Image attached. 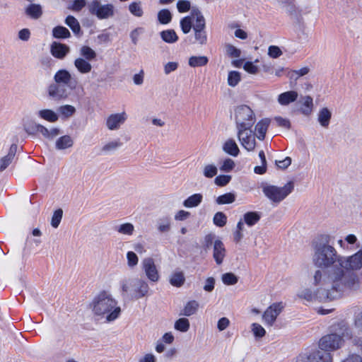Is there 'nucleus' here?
<instances>
[{"label": "nucleus", "instance_id": "f257e3e1", "mask_svg": "<svg viewBox=\"0 0 362 362\" xmlns=\"http://www.w3.org/2000/svg\"><path fill=\"white\" fill-rule=\"evenodd\" d=\"M361 268V250L351 256H340L338 264L329 270L328 279L332 281V286L341 293L358 290L362 283V274L354 272Z\"/></svg>", "mask_w": 362, "mask_h": 362}, {"label": "nucleus", "instance_id": "f03ea898", "mask_svg": "<svg viewBox=\"0 0 362 362\" xmlns=\"http://www.w3.org/2000/svg\"><path fill=\"white\" fill-rule=\"evenodd\" d=\"M327 238V236H325V241H317L314 243L313 263L318 267L326 269L325 272L317 270L315 272L314 285H332V281L328 279L329 270L338 264V259L340 258V255H338L335 248L329 244Z\"/></svg>", "mask_w": 362, "mask_h": 362}, {"label": "nucleus", "instance_id": "7ed1b4c3", "mask_svg": "<svg viewBox=\"0 0 362 362\" xmlns=\"http://www.w3.org/2000/svg\"><path fill=\"white\" fill-rule=\"evenodd\" d=\"M89 308L95 321L105 323L116 320L122 312L117 300L107 291L96 295L90 303Z\"/></svg>", "mask_w": 362, "mask_h": 362}, {"label": "nucleus", "instance_id": "20e7f679", "mask_svg": "<svg viewBox=\"0 0 362 362\" xmlns=\"http://www.w3.org/2000/svg\"><path fill=\"white\" fill-rule=\"evenodd\" d=\"M332 327L334 331L341 332L342 334L337 333L327 334L322 337L318 342L319 348L329 353L340 349L344 344L343 335L350 332L349 325L344 321L335 323Z\"/></svg>", "mask_w": 362, "mask_h": 362}, {"label": "nucleus", "instance_id": "39448f33", "mask_svg": "<svg viewBox=\"0 0 362 362\" xmlns=\"http://www.w3.org/2000/svg\"><path fill=\"white\" fill-rule=\"evenodd\" d=\"M315 286H320L315 293H313L310 288H303L298 292V297L308 302L314 300L327 302L334 300L342 294L340 291L333 288L331 284H327L326 286L319 284Z\"/></svg>", "mask_w": 362, "mask_h": 362}, {"label": "nucleus", "instance_id": "423d86ee", "mask_svg": "<svg viewBox=\"0 0 362 362\" xmlns=\"http://www.w3.org/2000/svg\"><path fill=\"white\" fill-rule=\"evenodd\" d=\"M122 291L135 299L146 297L149 294V286L142 279H127L122 281Z\"/></svg>", "mask_w": 362, "mask_h": 362}, {"label": "nucleus", "instance_id": "0eeeda50", "mask_svg": "<svg viewBox=\"0 0 362 362\" xmlns=\"http://www.w3.org/2000/svg\"><path fill=\"white\" fill-rule=\"evenodd\" d=\"M234 118L237 130L251 129L256 121L254 111L246 105H239L235 109Z\"/></svg>", "mask_w": 362, "mask_h": 362}, {"label": "nucleus", "instance_id": "6e6552de", "mask_svg": "<svg viewBox=\"0 0 362 362\" xmlns=\"http://www.w3.org/2000/svg\"><path fill=\"white\" fill-rule=\"evenodd\" d=\"M293 187V182H288L283 187L264 185L262 187V192L270 201L274 203H279L291 193Z\"/></svg>", "mask_w": 362, "mask_h": 362}, {"label": "nucleus", "instance_id": "1a4fd4ad", "mask_svg": "<svg viewBox=\"0 0 362 362\" xmlns=\"http://www.w3.org/2000/svg\"><path fill=\"white\" fill-rule=\"evenodd\" d=\"M90 15L100 20L108 19L115 15V6L112 4H103L101 0H92L88 4Z\"/></svg>", "mask_w": 362, "mask_h": 362}, {"label": "nucleus", "instance_id": "9d476101", "mask_svg": "<svg viewBox=\"0 0 362 362\" xmlns=\"http://www.w3.org/2000/svg\"><path fill=\"white\" fill-rule=\"evenodd\" d=\"M194 14L196 16V21L193 30L194 42L199 45H206L207 42V34L205 30V19L201 12H195Z\"/></svg>", "mask_w": 362, "mask_h": 362}, {"label": "nucleus", "instance_id": "9b49d317", "mask_svg": "<svg viewBox=\"0 0 362 362\" xmlns=\"http://www.w3.org/2000/svg\"><path fill=\"white\" fill-rule=\"evenodd\" d=\"M141 270L151 282H158L160 274L155 261L152 257H146L141 262Z\"/></svg>", "mask_w": 362, "mask_h": 362}, {"label": "nucleus", "instance_id": "f8f14e48", "mask_svg": "<svg viewBox=\"0 0 362 362\" xmlns=\"http://www.w3.org/2000/svg\"><path fill=\"white\" fill-rule=\"evenodd\" d=\"M238 139L242 146L248 151H252L256 146V141L251 129H238Z\"/></svg>", "mask_w": 362, "mask_h": 362}, {"label": "nucleus", "instance_id": "ddd939ff", "mask_svg": "<svg viewBox=\"0 0 362 362\" xmlns=\"http://www.w3.org/2000/svg\"><path fill=\"white\" fill-rule=\"evenodd\" d=\"M284 306L281 302L272 304L262 315V320L267 325L272 326Z\"/></svg>", "mask_w": 362, "mask_h": 362}, {"label": "nucleus", "instance_id": "4468645a", "mask_svg": "<svg viewBox=\"0 0 362 362\" xmlns=\"http://www.w3.org/2000/svg\"><path fill=\"white\" fill-rule=\"evenodd\" d=\"M54 80L56 83L66 85L71 90H74L76 88V80L74 79L71 74L66 69L57 71L54 74Z\"/></svg>", "mask_w": 362, "mask_h": 362}, {"label": "nucleus", "instance_id": "2eb2a0df", "mask_svg": "<svg viewBox=\"0 0 362 362\" xmlns=\"http://www.w3.org/2000/svg\"><path fill=\"white\" fill-rule=\"evenodd\" d=\"M127 119V115L125 112L110 114L105 119L106 127L110 131H117L119 129Z\"/></svg>", "mask_w": 362, "mask_h": 362}, {"label": "nucleus", "instance_id": "dca6fc26", "mask_svg": "<svg viewBox=\"0 0 362 362\" xmlns=\"http://www.w3.org/2000/svg\"><path fill=\"white\" fill-rule=\"evenodd\" d=\"M47 93L51 98L57 100L66 99L69 95V92L64 87V85L56 83L49 86Z\"/></svg>", "mask_w": 362, "mask_h": 362}, {"label": "nucleus", "instance_id": "f3484780", "mask_svg": "<svg viewBox=\"0 0 362 362\" xmlns=\"http://www.w3.org/2000/svg\"><path fill=\"white\" fill-rule=\"evenodd\" d=\"M308 362H332L331 353L318 347L310 352L307 356Z\"/></svg>", "mask_w": 362, "mask_h": 362}, {"label": "nucleus", "instance_id": "a211bd4d", "mask_svg": "<svg viewBox=\"0 0 362 362\" xmlns=\"http://www.w3.org/2000/svg\"><path fill=\"white\" fill-rule=\"evenodd\" d=\"M69 47L65 44L53 42L50 46V52L55 58L62 59L69 52Z\"/></svg>", "mask_w": 362, "mask_h": 362}, {"label": "nucleus", "instance_id": "6ab92c4d", "mask_svg": "<svg viewBox=\"0 0 362 362\" xmlns=\"http://www.w3.org/2000/svg\"><path fill=\"white\" fill-rule=\"evenodd\" d=\"M195 12H200V11L198 9H192L189 16L183 18L180 21V27L185 34L189 33L192 28L194 30V25L196 21V16L194 14Z\"/></svg>", "mask_w": 362, "mask_h": 362}, {"label": "nucleus", "instance_id": "aec40b11", "mask_svg": "<svg viewBox=\"0 0 362 362\" xmlns=\"http://www.w3.org/2000/svg\"><path fill=\"white\" fill-rule=\"evenodd\" d=\"M226 249L223 243L220 240H215L214 243L213 257L217 264H222L226 256Z\"/></svg>", "mask_w": 362, "mask_h": 362}, {"label": "nucleus", "instance_id": "412c9836", "mask_svg": "<svg viewBox=\"0 0 362 362\" xmlns=\"http://www.w3.org/2000/svg\"><path fill=\"white\" fill-rule=\"evenodd\" d=\"M270 124V119L264 118L260 119L255 126V132L259 140H264L268 127Z\"/></svg>", "mask_w": 362, "mask_h": 362}, {"label": "nucleus", "instance_id": "4be33fe9", "mask_svg": "<svg viewBox=\"0 0 362 362\" xmlns=\"http://www.w3.org/2000/svg\"><path fill=\"white\" fill-rule=\"evenodd\" d=\"M89 62L90 61L82 57H78L75 59L74 64L76 70L80 74H87L90 73L93 69V66Z\"/></svg>", "mask_w": 362, "mask_h": 362}, {"label": "nucleus", "instance_id": "5701e85b", "mask_svg": "<svg viewBox=\"0 0 362 362\" xmlns=\"http://www.w3.org/2000/svg\"><path fill=\"white\" fill-rule=\"evenodd\" d=\"M298 94L295 90H289L281 93L278 96V102L281 105H288L291 103L296 101L298 98Z\"/></svg>", "mask_w": 362, "mask_h": 362}, {"label": "nucleus", "instance_id": "b1692460", "mask_svg": "<svg viewBox=\"0 0 362 362\" xmlns=\"http://www.w3.org/2000/svg\"><path fill=\"white\" fill-rule=\"evenodd\" d=\"M17 150V146L12 144L10 147L8 153L0 159V172L4 171L12 162L16 152Z\"/></svg>", "mask_w": 362, "mask_h": 362}, {"label": "nucleus", "instance_id": "393cba45", "mask_svg": "<svg viewBox=\"0 0 362 362\" xmlns=\"http://www.w3.org/2000/svg\"><path fill=\"white\" fill-rule=\"evenodd\" d=\"M223 151L234 157H236L240 152L236 142L232 139H229L225 141L223 145Z\"/></svg>", "mask_w": 362, "mask_h": 362}, {"label": "nucleus", "instance_id": "a878e982", "mask_svg": "<svg viewBox=\"0 0 362 362\" xmlns=\"http://www.w3.org/2000/svg\"><path fill=\"white\" fill-rule=\"evenodd\" d=\"M199 307V304L197 300H189L185 305L180 315L186 317L193 315L197 312Z\"/></svg>", "mask_w": 362, "mask_h": 362}, {"label": "nucleus", "instance_id": "bb28decb", "mask_svg": "<svg viewBox=\"0 0 362 362\" xmlns=\"http://www.w3.org/2000/svg\"><path fill=\"white\" fill-rule=\"evenodd\" d=\"M37 115L40 118L51 123L56 122L59 119L58 115L50 109L40 110Z\"/></svg>", "mask_w": 362, "mask_h": 362}, {"label": "nucleus", "instance_id": "cd10ccee", "mask_svg": "<svg viewBox=\"0 0 362 362\" xmlns=\"http://www.w3.org/2000/svg\"><path fill=\"white\" fill-rule=\"evenodd\" d=\"M209 62L206 56H191L188 59V65L192 68L201 67L206 66Z\"/></svg>", "mask_w": 362, "mask_h": 362}, {"label": "nucleus", "instance_id": "c85d7f7f", "mask_svg": "<svg viewBox=\"0 0 362 362\" xmlns=\"http://www.w3.org/2000/svg\"><path fill=\"white\" fill-rule=\"evenodd\" d=\"M25 13L31 18L38 19L42 15V8L40 4H32L25 8Z\"/></svg>", "mask_w": 362, "mask_h": 362}, {"label": "nucleus", "instance_id": "c756f323", "mask_svg": "<svg viewBox=\"0 0 362 362\" xmlns=\"http://www.w3.org/2000/svg\"><path fill=\"white\" fill-rule=\"evenodd\" d=\"M74 144L72 138L69 135H64L59 137L55 143L56 148L58 150H64L71 148Z\"/></svg>", "mask_w": 362, "mask_h": 362}, {"label": "nucleus", "instance_id": "7c9ffc66", "mask_svg": "<svg viewBox=\"0 0 362 362\" xmlns=\"http://www.w3.org/2000/svg\"><path fill=\"white\" fill-rule=\"evenodd\" d=\"M185 281V274L181 271H175L170 276V283L175 287L182 286Z\"/></svg>", "mask_w": 362, "mask_h": 362}, {"label": "nucleus", "instance_id": "2f4dec72", "mask_svg": "<svg viewBox=\"0 0 362 362\" xmlns=\"http://www.w3.org/2000/svg\"><path fill=\"white\" fill-rule=\"evenodd\" d=\"M202 199L203 196L202 194H194L184 201L183 206L186 208L196 207L199 205Z\"/></svg>", "mask_w": 362, "mask_h": 362}, {"label": "nucleus", "instance_id": "473e14b6", "mask_svg": "<svg viewBox=\"0 0 362 362\" xmlns=\"http://www.w3.org/2000/svg\"><path fill=\"white\" fill-rule=\"evenodd\" d=\"M161 39L167 43L173 44L178 40V36L173 29H168L160 32Z\"/></svg>", "mask_w": 362, "mask_h": 362}, {"label": "nucleus", "instance_id": "72a5a7b5", "mask_svg": "<svg viewBox=\"0 0 362 362\" xmlns=\"http://www.w3.org/2000/svg\"><path fill=\"white\" fill-rule=\"evenodd\" d=\"M332 117L331 112L327 107L321 109L318 113V122L323 127H327Z\"/></svg>", "mask_w": 362, "mask_h": 362}, {"label": "nucleus", "instance_id": "f704fd0d", "mask_svg": "<svg viewBox=\"0 0 362 362\" xmlns=\"http://www.w3.org/2000/svg\"><path fill=\"white\" fill-rule=\"evenodd\" d=\"M302 107L301 112L305 115H309L311 114L313 110V98L309 96L303 97L301 99Z\"/></svg>", "mask_w": 362, "mask_h": 362}, {"label": "nucleus", "instance_id": "c9c22d12", "mask_svg": "<svg viewBox=\"0 0 362 362\" xmlns=\"http://www.w3.org/2000/svg\"><path fill=\"white\" fill-rule=\"evenodd\" d=\"M116 230L121 235L131 236L135 231L134 226L131 223H124L116 227Z\"/></svg>", "mask_w": 362, "mask_h": 362}, {"label": "nucleus", "instance_id": "e433bc0d", "mask_svg": "<svg viewBox=\"0 0 362 362\" xmlns=\"http://www.w3.org/2000/svg\"><path fill=\"white\" fill-rule=\"evenodd\" d=\"M190 327V323L187 318L180 317L174 323V329L181 332H187Z\"/></svg>", "mask_w": 362, "mask_h": 362}, {"label": "nucleus", "instance_id": "4c0bfd02", "mask_svg": "<svg viewBox=\"0 0 362 362\" xmlns=\"http://www.w3.org/2000/svg\"><path fill=\"white\" fill-rule=\"evenodd\" d=\"M80 54L81 57L88 61H93L97 57L95 51L87 45H83L80 48Z\"/></svg>", "mask_w": 362, "mask_h": 362}, {"label": "nucleus", "instance_id": "58836bf2", "mask_svg": "<svg viewBox=\"0 0 362 362\" xmlns=\"http://www.w3.org/2000/svg\"><path fill=\"white\" fill-rule=\"evenodd\" d=\"M65 23L71 29L76 35L81 33V26L78 20L73 16H68L65 20Z\"/></svg>", "mask_w": 362, "mask_h": 362}, {"label": "nucleus", "instance_id": "ea45409f", "mask_svg": "<svg viewBox=\"0 0 362 362\" xmlns=\"http://www.w3.org/2000/svg\"><path fill=\"white\" fill-rule=\"evenodd\" d=\"M241 81V74L237 71H230L228 74L227 82L230 87H235Z\"/></svg>", "mask_w": 362, "mask_h": 362}, {"label": "nucleus", "instance_id": "a19ab883", "mask_svg": "<svg viewBox=\"0 0 362 362\" xmlns=\"http://www.w3.org/2000/svg\"><path fill=\"white\" fill-rule=\"evenodd\" d=\"M53 37L55 38H68L71 36L69 30L63 26H57L52 30Z\"/></svg>", "mask_w": 362, "mask_h": 362}, {"label": "nucleus", "instance_id": "79ce46f5", "mask_svg": "<svg viewBox=\"0 0 362 362\" xmlns=\"http://www.w3.org/2000/svg\"><path fill=\"white\" fill-rule=\"evenodd\" d=\"M129 12L134 16L141 17L144 14L141 1H134L129 5Z\"/></svg>", "mask_w": 362, "mask_h": 362}, {"label": "nucleus", "instance_id": "37998d69", "mask_svg": "<svg viewBox=\"0 0 362 362\" xmlns=\"http://www.w3.org/2000/svg\"><path fill=\"white\" fill-rule=\"evenodd\" d=\"M260 219V216L255 211L247 212L244 214V221L250 226L255 225Z\"/></svg>", "mask_w": 362, "mask_h": 362}, {"label": "nucleus", "instance_id": "c03bdc74", "mask_svg": "<svg viewBox=\"0 0 362 362\" xmlns=\"http://www.w3.org/2000/svg\"><path fill=\"white\" fill-rule=\"evenodd\" d=\"M235 200V195L233 193L228 192L221 196H218L216 202L218 204H228L234 202Z\"/></svg>", "mask_w": 362, "mask_h": 362}, {"label": "nucleus", "instance_id": "a18cd8bd", "mask_svg": "<svg viewBox=\"0 0 362 362\" xmlns=\"http://www.w3.org/2000/svg\"><path fill=\"white\" fill-rule=\"evenodd\" d=\"M58 111L59 114L62 115L64 117L68 118L75 113L76 109L74 106L71 105H64L60 106L58 108Z\"/></svg>", "mask_w": 362, "mask_h": 362}, {"label": "nucleus", "instance_id": "49530a36", "mask_svg": "<svg viewBox=\"0 0 362 362\" xmlns=\"http://www.w3.org/2000/svg\"><path fill=\"white\" fill-rule=\"evenodd\" d=\"M122 144L119 140H114L107 142L102 147V151L104 153H110L116 151L121 146Z\"/></svg>", "mask_w": 362, "mask_h": 362}, {"label": "nucleus", "instance_id": "de8ad7c7", "mask_svg": "<svg viewBox=\"0 0 362 362\" xmlns=\"http://www.w3.org/2000/svg\"><path fill=\"white\" fill-rule=\"evenodd\" d=\"M158 18L160 23L168 24L172 19V15L169 10L162 9L158 13Z\"/></svg>", "mask_w": 362, "mask_h": 362}, {"label": "nucleus", "instance_id": "09e8293b", "mask_svg": "<svg viewBox=\"0 0 362 362\" xmlns=\"http://www.w3.org/2000/svg\"><path fill=\"white\" fill-rule=\"evenodd\" d=\"M221 279L223 283L228 286L235 285L238 281V278L231 272L223 274L221 276Z\"/></svg>", "mask_w": 362, "mask_h": 362}, {"label": "nucleus", "instance_id": "8fccbe9b", "mask_svg": "<svg viewBox=\"0 0 362 362\" xmlns=\"http://www.w3.org/2000/svg\"><path fill=\"white\" fill-rule=\"evenodd\" d=\"M218 173V168L214 164L206 165L203 168V174L206 177L211 178Z\"/></svg>", "mask_w": 362, "mask_h": 362}, {"label": "nucleus", "instance_id": "3c124183", "mask_svg": "<svg viewBox=\"0 0 362 362\" xmlns=\"http://www.w3.org/2000/svg\"><path fill=\"white\" fill-rule=\"evenodd\" d=\"M63 216V211L61 209L56 210L52 217L51 225L56 228L59 226Z\"/></svg>", "mask_w": 362, "mask_h": 362}, {"label": "nucleus", "instance_id": "603ef678", "mask_svg": "<svg viewBox=\"0 0 362 362\" xmlns=\"http://www.w3.org/2000/svg\"><path fill=\"white\" fill-rule=\"evenodd\" d=\"M226 221L227 217L223 212H217L214 216V223L218 227L224 226Z\"/></svg>", "mask_w": 362, "mask_h": 362}, {"label": "nucleus", "instance_id": "864d4df0", "mask_svg": "<svg viewBox=\"0 0 362 362\" xmlns=\"http://www.w3.org/2000/svg\"><path fill=\"white\" fill-rule=\"evenodd\" d=\"M251 327L253 334L257 338H262L266 334L264 328L258 323H252Z\"/></svg>", "mask_w": 362, "mask_h": 362}, {"label": "nucleus", "instance_id": "5fc2aeb1", "mask_svg": "<svg viewBox=\"0 0 362 362\" xmlns=\"http://www.w3.org/2000/svg\"><path fill=\"white\" fill-rule=\"evenodd\" d=\"M127 265L130 268L135 267L139 262V258L136 254L132 251L127 253Z\"/></svg>", "mask_w": 362, "mask_h": 362}, {"label": "nucleus", "instance_id": "6e6d98bb", "mask_svg": "<svg viewBox=\"0 0 362 362\" xmlns=\"http://www.w3.org/2000/svg\"><path fill=\"white\" fill-rule=\"evenodd\" d=\"M31 129L40 133L45 138L49 139V129L40 124H34L31 127Z\"/></svg>", "mask_w": 362, "mask_h": 362}, {"label": "nucleus", "instance_id": "4d7b16f0", "mask_svg": "<svg viewBox=\"0 0 362 362\" xmlns=\"http://www.w3.org/2000/svg\"><path fill=\"white\" fill-rule=\"evenodd\" d=\"M235 167V162L230 158L225 159L220 167V170L223 172H230Z\"/></svg>", "mask_w": 362, "mask_h": 362}, {"label": "nucleus", "instance_id": "13d9d810", "mask_svg": "<svg viewBox=\"0 0 362 362\" xmlns=\"http://www.w3.org/2000/svg\"><path fill=\"white\" fill-rule=\"evenodd\" d=\"M230 175H221L215 178L214 182L216 185L223 187L226 185L230 181Z\"/></svg>", "mask_w": 362, "mask_h": 362}, {"label": "nucleus", "instance_id": "bf43d9fd", "mask_svg": "<svg viewBox=\"0 0 362 362\" xmlns=\"http://www.w3.org/2000/svg\"><path fill=\"white\" fill-rule=\"evenodd\" d=\"M274 119L279 127L285 128L286 129H290L291 122L288 119L278 116V117H275Z\"/></svg>", "mask_w": 362, "mask_h": 362}, {"label": "nucleus", "instance_id": "052dcab7", "mask_svg": "<svg viewBox=\"0 0 362 362\" xmlns=\"http://www.w3.org/2000/svg\"><path fill=\"white\" fill-rule=\"evenodd\" d=\"M353 326L358 332H362V310L355 315Z\"/></svg>", "mask_w": 362, "mask_h": 362}, {"label": "nucleus", "instance_id": "680f3d73", "mask_svg": "<svg viewBox=\"0 0 362 362\" xmlns=\"http://www.w3.org/2000/svg\"><path fill=\"white\" fill-rule=\"evenodd\" d=\"M226 52L228 55L232 57H239L240 56V50L232 45H226Z\"/></svg>", "mask_w": 362, "mask_h": 362}, {"label": "nucleus", "instance_id": "e2e57ef3", "mask_svg": "<svg viewBox=\"0 0 362 362\" xmlns=\"http://www.w3.org/2000/svg\"><path fill=\"white\" fill-rule=\"evenodd\" d=\"M171 228L170 221L168 219L160 221L158 225V230L160 233H168Z\"/></svg>", "mask_w": 362, "mask_h": 362}, {"label": "nucleus", "instance_id": "0e129e2a", "mask_svg": "<svg viewBox=\"0 0 362 362\" xmlns=\"http://www.w3.org/2000/svg\"><path fill=\"white\" fill-rule=\"evenodd\" d=\"M177 8L179 12H187L190 9V2L187 0H179L177 3Z\"/></svg>", "mask_w": 362, "mask_h": 362}, {"label": "nucleus", "instance_id": "69168bd1", "mask_svg": "<svg viewBox=\"0 0 362 362\" xmlns=\"http://www.w3.org/2000/svg\"><path fill=\"white\" fill-rule=\"evenodd\" d=\"M268 54L272 58H278L282 54V51L278 46L272 45L269 47Z\"/></svg>", "mask_w": 362, "mask_h": 362}, {"label": "nucleus", "instance_id": "338daca9", "mask_svg": "<svg viewBox=\"0 0 362 362\" xmlns=\"http://www.w3.org/2000/svg\"><path fill=\"white\" fill-rule=\"evenodd\" d=\"M243 69L249 74H257L259 69L258 66L255 65L251 62H247L243 65Z\"/></svg>", "mask_w": 362, "mask_h": 362}, {"label": "nucleus", "instance_id": "774afa93", "mask_svg": "<svg viewBox=\"0 0 362 362\" xmlns=\"http://www.w3.org/2000/svg\"><path fill=\"white\" fill-rule=\"evenodd\" d=\"M341 362H362V356L356 354H351Z\"/></svg>", "mask_w": 362, "mask_h": 362}]
</instances>
